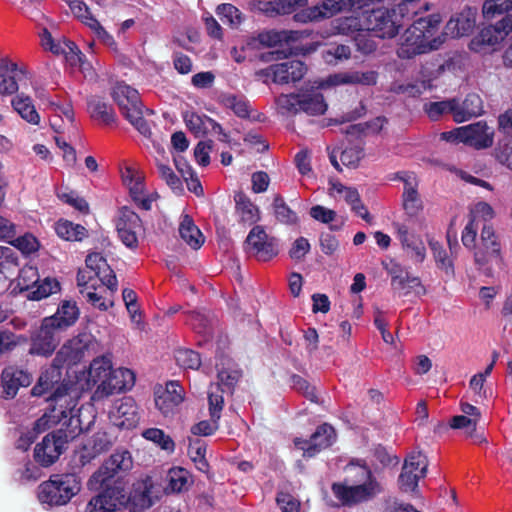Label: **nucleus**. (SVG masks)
Returning a JSON list of instances; mask_svg holds the SVG:
<instances>
[{"label": "nucleus", "instance_id": "1", "mask_svg": "<svg viewBox=\"0 0 512 512\" xmlns=\"http://www.w3.org/2000/svg\"><path fill=\"white\" fill-rule=\"evenodd\" d=\"M62 366L52 361L49 368L43 371L31 390L33 396H42L49 391L51 395L47 398L51 402L50 409L42 417L36 420L34 430L37 433L55 426L62 421L72 422L75 408L78 404V396L72 394V385L61 382Z\"/></svg>", "mask_w": 512, "mask_h": 512}, {"label": "nucleus", "instance_id": "2", "mask_svg": "<svg viewBox=\"0 0 512 512\" xmlns=\"http://www.w3.org/2000/svg\"><path fill=\"white\" fill-rule=\"evenodd\" d=\"M439 24L440 17L438 15L417 19L402 35L397 49L398 57L411 59L438 49L445 40L444 37L433 38Z\"/></svg>", "mask_w": 512, "mask_h": 512}, {"label": "nucleus", "instance_id": "3", "mask_svg": "<svg viewBox=\"0 0 512 512\" xmlns=\"http://www.w3.org/2000/svg\"><path fill=\"white\" fill-rule=\"evenodd\" d=\"M81 478L76 473L53 474L38 486L37 497L42 504L63 506L81 491Z\"/></svg>", "mask_w": 512, "mask_h": 512}, {"label": "nucleus", "instance_id": "4", "mask_svg": "<svg viewBox=\"0 0 512 512\" xmlns=\"http://www.w3.org/2000/svg\"><path fill=\"white\" fill-rule=\"evenodd\" d=\"M412 2L400 3L392 10L377 9L365 15V30L378 38H393L403 25L402 20L409 18L408 5Z\"/></svg>", "mask_w": 512, "mask_h": 512}, {"label": "nucleus", "instance_id": "5", "mask_svg": "<svg viewBox=\"0 0 512 512\" xmlns=\"http://www.w3.org/2000/svg\"><path fill=\"white\" fill-rule=\"evenodd\" d=\"M112 97L118 104L123 116L144 136L151 134L148 122L143 118V108L138 91L124 84L117 83L112 90Z\"/></svg>", "mask_w": 512, "mask_h": 512}, {"label": "nucleus", "instance_id": "6", "mask_svg": "<svg viewBox=\"0 0 512 512\" xmlns=\"http://www.w3.org/2000/svg\"><path fill=\"white\" fill-rule=\"evenodd\" d=\"M161 497V488L151 476L136 480L127 495L124 489V499H121L122 508L128 512H144L155 505Z\"/></svg>", "mask_w": 512, "mask_h": 512}, {"label": "nucleus", "instance_id": "7", "mask_svg": "<svg viewBox=\"0 0 512 512\" xmlns=\"http://www.w3.org/2000/svg\"><path fill=\"white\" fill-rule=\"evenodd\" d=\"M133 467L131 453L126 449H117L92 475L98 484L124 485L121 474H126Z\"/></svg>", "mask_w": 512, "mask_h": 512}, {"label": "nucleus", "instance_id": "8", "mask_svg": "<svg viewBox=\"0 0 512 512\" xmlns=\"http://www.w3.org/2000/svg\"><path fill=\"white\" fill-rule=\"evenodd\" d=\"M331 490L342 506L352 507L374 499L382 492V486L378 481H372L367 484L334 482L331 485Z\"/></svg>", "mask_w": 512, "mask_h": 512}, {"label": "nucleus", "instance_id": "9", "mask_svg": "<svg viewBox=\"0 0 512 512\" xmlns=\"http://www.w3.org/2000/svg\"><path fill=\"white\" fill-rule=\"evenodd\" d=\"M73 437L64 429L48 433L34 448L33 457L35 462L42 467H50L66 450V445Z\"/></svg>", "mask_w": 512, "mask_h": 512}, {"label": "nucleus", "instance_id": "10", "mask_svg": "<svg viewBox=\"0 0 512 512\" xmlns=\"http://www.w3.org/2000/svg\"><path fill=\"white\" fill-rule=\"evenodd\" d=\"M493 130L485 122H477L443 133L450 142H462L476 149L488 148L493 144Z\"/></svg>", "mask_w": 512, "mask_h": 512}, {"label": "nucleus", "instance_id": "11", "mask_svg": "<svg viewBox=\"0 0 512 512\" xmlns=\"http://www.w3.org/2000/svg\"><path fill=\"white\" fill-rule=\"evenodd\" d=\"M53 321L43 318L40 327L31 334L30 355L48 358L55 352L60 343L61 331L53 326Z\"/></svg>", "mask_w": 512, "mask_h": 512}, {"label": "nucleus", "instance_id": "12", "mask_svg": "<svg viewBox=\"0 0 512 512\" xmlns=\"http://www.w3.org/2000/svg\"><path fill=\"white\" fill-rule=\"evenodd\" d=\"M98 492L91 497L85 507V512H116L122 508L124 485L99 484Z\"/></svg>", "mask_w": 512, "mask_h": 512}, {"label": "nucleus", "instance_id": "13", "mask_svg": "<svg viewBox=\"0 0 512 512\" xmlns=\"http://www.w3.org/2000/svg\"><path fill=\"white\" fill-rule=\"evenodd\" d=\"M93 344L89 334L82 333L64 343L54 357V363L60 366H74L80 363L89 353Z\"/></svg>", "mask_w": 512, "mask_h": 512}, {"label": "nucleus", "instance_id": "14", "mask_svg": "<svg viewBox=\"0 0 512 512\" xmlns=\"http://www.w3.org/2000/svg\"><path fill=\"white\" fill-rule=\"evenodd\" d=\"M246 244L249 252L262 262L270 261L279 253L277 239L268 236L262 226H255L250 230Z\"/></svg>", "mask_w": 512, "mask_h": 512}, {"label": "nucleus", "instance_id": "15", "mask_svg": "<svg viewBox=\"0 0 512 512\" xmlns=\"http://www.w3.org/2000/svg\"><path fill=\"white\" fill-rule=\"evenodd\" d=\"M135 374L128 368L113 369L111 367L108 378L100 387H97L93 394L94 400H100L115 393L130 390L135 384Z\"/></svg>", "mask_w": 512, "mask_h": 512}, {"label": "nucleus", "instance_id": "16", "mask_svg": "<svg viewBox=\"0 0 512 512\" xmlns=\"http://www.w3.org/2000/svg\"><path fill=\"white\" fill-rule=\"evenodd\" d=\"M307 72L306 65L296 59H289L281 63L273 64L261 70V75L271 79L277 84H288L300 81Z\"/></svg>", "mask_w": 512, "mask_h": 512}, {"label": "nucleus", "instance_id": "17", "mask_svg": "<svg viewBox=\"0 0 512 512\" xmlns=\"http://www.w3.org/2000/svg\"><path fill=\"white\" fill-rule=\"evenodd\" d=\"M481 245L474 252V261L479 267H483L490 260L502 261L501 244L494 228L484 224L480 234Z\"/></svg>", "mask_w": 512, "mask_h": 512}, {"label": "nucleus", "instance_id": "18", "mask_svg": "<svg viewBox=\"0 0 512 512\" xmlns=\"http://www.w3.org/2000/svg\"><path fill=\"white\" fill-rule=\"evenodd\" d=\"M140 217L127 206L119 210L116 230L122 243L131 249L138 247L137 231L141 228Z\"/></svg>", "mask_w": 512, "mask_h": 512}, {"label": "nucleus", "instance_id": "19", "mask_svg": "<svg viewBox=\"0 0 512 512\" xmlns=\"http://www.w3.org/2000/svg\"><path fill=\"white\" fill-rule=\"evenodd\" d=\"M183 399V388L177 381H169L164 389L155 391V406L164 416L173 413Z\"/></svg>", "mask_w": 512, "mask_h": 512}, {"label": "nucleus", "instance_id": "20", "mask_svg": "<svg viewBox=\"0 0 512 512\" xmlns=\"http://www.w3.org/2000/svg\"><path fill=\"white\" fill-rule=\"evenodd\" d=\"M348 5L351 6V0H323L320 4L297 13L295 18L302 22L318 21L332 17Z\"/></svg>", "mask_w": 512, "mask_h": 512}, {"label": "nucleus", "instance_id": "21", "mask_svg": "<svg viewBox=\"0 0 512 512\" xmlns=\"http://www.w3.org/2000/svg\"><path fill=\"white\" fill-rule=\"evenodd\" d=\"M114 424L122 429L136 428L140 421V414L136 401L132 397H123L112 412Z\"/></svg>", "mask_w": 512, "mask_h": 512}, {"label": "nucleus", "instance_id": "22", "mask_svg": "<svg viewBox=\"0 0 512 512\" xmlns=\"http://www.w3.org/2000/svg\"><path fill=\"white\" fill-rule=\"evenodd\" d=\"M33 381L32 374L16 366L3 369L1 382L6 398H14L20 387H28Z\"/></svg>", "mask_w": 512, "mask_h": 512}, {"label": "nucleus", "instance_id": "23", "mask_svg": "<svg viewBox=\"0 0 512 512\" xmlns=\"http://www.w3.org/2000/svg\"><path fill=\"white\" fill-rule=\"evenodd\" d=\"M36 277L32 282V287L35 289L31 291L29 299L39 301L51 294L57 293L60 290V283L55 278L47 277L43 281L39 280L38 271L33 267H26L20 272V279L25 282L26 278Z\"/></svg>", "mask_w": 512, "mask_h": 512}, {"label": "nucleus", "instance_id": "24", "mask_svg": "<svg viewBox=\"0 0 512 512\" xmlns=\"http://www.w3.org/2000/svg\"><path fill=\"white\" fill-rule=\"evenodd\" d=\"M86 269L96 271L94 275H101L102 284L112 293L117 291L118 281L114 271L108 265L105 257L99 252H93L87 255L85 259Z\"/></svg>", "mask_w": 512, "mask_h": 512}, {"label": "nucleus", "instance_id": "25", "mask_svg": "<svg viewBox=\"0 0 512 512\" xmlns=\"http://www.w3.org/2000/svg\"><path fill=\"white\" fill-rule=\"evenodd\" d=\"M336 439L335 429L327 423L318 426L310 437V444L302 447L305 457H314L321 450L330 447Z\"/></svg>", "mask_w": 512, "mask_h": 512}, {"label": "nucleus", "instance_id": "26", "mask_svg": "<svg viewBox=\"0 0 512 512\" xmlns=\"http://www.w3.org/2000/svg\"><path fill=\"white\" fill-rule=\"evenodd\" d=\"M79 308L75 301L63 300L59 304L57 311L46 320H54L53 326L61 332L73 326L79 318Z\"/></svg>", "mask_w": 512, "mask_h": 512}, {"label": "nucleus", "instance_id": "27", "mask_svg": "<svg viewBox=\"0 0 512 512\" xmlns=\"http://www.w3.org/2000/svg\"><path fill=\"white\" fill-rule=\"evenodd\" d=\"M111 441L106 432H97L87 441L80 450L79 460L82 465H86L100 454L106 452L111 447Z\"/></svg>", "mask_w": 512, "mask_h": 512}, {"label": "nucleus", "instance_id": "28", "mask_svg": "<svg viewBox=\"0 0 512 512\" xmlns=\"http://www.w3.org/2000/svg\"><path fill=\"white\" fill-rule=\"evenodd\" d=\"M186 127L196 137H203L212 129H219L220 124L205 114L187 111L183 115Z\"/></svg>", "mask_w": 512, "mask_h": 512}, {"label": "nucleus", "instance_id": "29", "mask_svg": "<svg viewBox=\"0 0 512 512\" xmlns=\"http://www.w3.org/2000/svg\"><path fill=\"white\" fill-rule=\"evenodd\" d=\"M345 471L347 475L342 483L367 484L372 481H378L364 460H351L345 467Z\"/></svg>", "mask_w": 512, "mask_h": 512}, {"label": "nucleus", "instance_id": "30", "mask_svg": "<svg viewBox=\"0 0 512 512\" xmlns=\"http://www.w3.org/2000/svg\"><path fill=\"white\" fill-rule=\"evenodd\" d=\"M512 30V20L504 18L494 26H488L481 30L477 41L488 46L499 44Z\"/></svg>", "mask_w": 512, "mask_h": 512}, {"label": "nucleus", "instance_id": "31", "mask_svg": "<svg viewBox=\"0 0 512 512\" xmlns=\"http://www.w3.org/2000/svg\"><path fill=\"white\" fill-rule=\"evenodd\" d=\"M377 82V73L375 71H350L335 74L327 80L329 85L339 84H362L374 85Z\"/></svg>", "mask_w": 512, "mask_h": 512}, {"label": "nucleus", "instance_id": "32", "mask_svg": "<svg viewBox=\"0 0 512 512\" xmlns=\"http://www.w3.org/2000/svg\"><path fill=\"white\" fill-rule=\"evenodd\" d=\"M483 112L482 100L477 94H469L464 101L459 104L456 101L454 120L464 122L472 117H477Z\"/></svg>", "mask_w": 512, "mask_h": 512}, {"label": "nucleus", "instance_id": "33", "mask_svg": "<svg viewBox=\"0 0 512 512\" xmlns=\"http://www.w3.org/2000/svg\"><path fill=\"white\" fill-rule=\"evenodd\" d=\"M236 213L245 225H253L260 219L258 207L251 202L247 194H235Z\"/></svg>", "mask_w": 512, "mask_h": 512}, {"label": "nucleus", "instance_id": "34", "mask_svg": "<svg viewBox=\"0 0 512 512\" xmlns=\"http://www.w3.org/2000/svg\"><path fill=\"white\" fill-rule=\"evenodd\" d=\"M328 108L324 96L315 91L300 93V110L308 115H323Z\"/></svg>", "mask_w": 512, "mask_h": 512}, {"label": "nucleus", "instance_id": "35", "mask_svg": "<svg viewBox=\"0 0 512 512\" xmlns=\"http://www.w3.org/2000/svg\"><path fill=\"white\" fill-rule=\"evenodd\" d=\"M181 238L193 249H199L204 243V237L200 229L194 224L192 217L188 214L182 216L179 225Z\"/></svg>", "mask_w": 512, "mask_h": 512}, {"label": "nucleus", "instance_id": "36", "mask_svg": "<svg viewBox=\"0 0 512 512\" xmlns=\"http://www.w3.org/2000/svg\"><path fill=\"white\" fill-rule=\"evenodd\" d=\"M392 289L403 296L414 292L416 295L426 294V288L417 276H411L408 272L403 276H395L392 280Z\"/></svg>", "mask_w": 512, "mask_h": 512}, {"label": "nucleus", "instance_id": "37", "mask_svg": "<svg viewBox=\"0 0 512 512\" xmlns=\"http://www.w3.org/2000/svg\"><path fill=\"white\" fill-rule=\"evenodd\" d=\"M56 234L66 241H82L87 237V229L71 221L60 219L55 223Z\"/></svg>", "mask_w": 512, "mask_h": 512}, {"label": "nucleus", "instance_id": "38", "mask_svg": "<svg viewBox=\"0 0 512 512\" xmlns=\"http://www.w3.org/2000/svg\"><path fill=\"white\" fill-rule=\"evenodd\" d=\"M12 106L22 119L33 125L39 124L40 115L36 111L29 96H25L24 94L17 95L12 100Z\"/></svg>", "mask_w": 512, "mask_h": 512}, {"label": "nucleus", "instance_id": "39", "mask_svg": "<svg viewBox=\"0 0 512 512\" xmlns=\"http://www.w3.org/2000/svg\"><path fill=\"white\" fill-rule=\"evenodd\" d=\"M16 70V63L10 62L7 59H0V94L11 95L18 90L15 78L9 74L14 73Z\"/></svg>", "mask_w": 512, "mask_h": 512}, {"label": "nucleus", "instance_id": "40", "mask_svg": "<svg viewBox=\"0 0 512 512\" xmlns=\"http://www.w3.org/2000/svg\"><path fill=\"white\" fill-rule=\"evenodd\" d=\"M112 363L105 357L94 359L89 367L88 382H92L97 387L102 385V382L108 378Z\"/></svg>", "mask_w": 512, "mask_h": 512}, {"label": "nucleus", "instance_id": "41", "mask_svg": "<svg viewBox=\"0 0 512 512\" xmlns=\"http://www.w3.org/2000/svg\"><path fill=\"white\" fill-rule=\"evenodd\" d=\"M88 110L93 119L100 121L103 124L109 125L114 122L115 113L113 109L101 99H90L88 102Z\"/></svg>", "mask_w": 512, "mask_h": 512}, {"label": "nucleus", "instance_id": "42", "mask_svg": "<svg viewBox=\"0 0 512 512\" xmlns=\"http://www.w3.org/2000/svg\"><path fill=\"white\" fill-rule=\"evenodd\" d=\"M278 112L284 116H293L300 110V93L281 94L276 98Z\"/></svg>", "mask_w": 512, "mask_h": 512}, {"label": "nucleus", "instance_id": "43", "mask_svg": "<svg viewBox=\"0 0 512 512\" xmlns=\"http://www.w3.org/2000/svg\"><path fill=\"white\" fill-rule=\"evenodd\" d=\"M274 214L276 219L285 225H296L298 223V216L284 201V199L278 195L273 202Z\"/></svg>", "mask_w": 512, "mask_h": 512}, {"label": "nucleus", "instance_id": "44", "mask_svg": "<svg viewBox=\"0 0 512 512\" xmlns=\"http://www.w3.org/2000/svg\"><path fill=\"white\" fill-rule=\"evenodd\" d=\"M334 29L343 35H350L354 32L365 30V19L357 16L343 17L335 20Z\"/></svg>", "mask_w": 512, "mask_h": 512}, {"label": "nucleus", "instance_id": "45", "mask_svg": "<svg viewBox=\"0 0 512 512\" xmlns=\"http://www.w3.org/2000/svg\"><path fill=\"white\" fill-rule=\"evenodd\" d=\"M428 244L433 253L437 267L441 270H444L447 274H452L454 272L453 263L448 257V254L443 245L434 239H430Z\"/></svg>", "mask_w": 512, "mask_h": 512}, {"label": "nucleus", "instance_id": "46", "mask_svg": "<svg viewBox=\"0 0 512 512\" xmlns=\"http://www.w3.org/2000/svg\"><path fill=\"white\" fill-rule=\"evenodd\" d=\"M96 271H91L88 269H80L77 273V285L81 288L80 293L84 294L85 291L93 289L97 290V288H103L102 277L101 275H94Z\"/></svg>", "mask_w": 512, "mask_h": 512}, {"label": "nucleus", "instance_id": "47", "mask_svg": "<svg viewBox=\"0 0 512 512\" xmlns=\"http://www.w3.org/2000/svg\"><path fill=\"white\" fill-rule=\"evenodd\" d=\"M175 359L177 364L184 369L197 370L202 363L200 354L187 348H180L176 350Z\"/></svg>", "mask_w": 512, "mask_h": 512}, {"label": "nucleus", "instance_id": "48", "mask_svg": "<svg viewBox=\"0 0 512 512\" xmlns=\"http://www.w3.org/2000/svg\"><path fill=\"white\" fill-rule=\"evenodd\" d=\"M121 178L129 192H143L145 189L144 176L132 167H125L121 170Z\"/></svg>", "mask_w": 512, "mask_h": 512}, {"label": "nucleus", "instance_id": "49", "mask_svg": "<svg viewBox=\"0 0 512 512\" xmlns=\"http://www.w3.org/2000/svg\"><path fill=\"white\" fill-rule=\"evenodd\" d=\"M456 109V100L450 99L439 102H430L425 104L424 110L432 120H438L442 115L446 113H452L454 115Z\"/></svg>", "mask_w": 512, "mask_h": 512}, {"label": "nucleus", "instance_id": "50", "mask_svg": "<svg viewBox=\"0 0 512 512\" xmlns=\"http://www.w3.org/2000/svg\"><path fill=\"white\" fill-rule=\"evenodd\" d=\"M225 391L220 385H216L215 390H210L208 393L209 414L210 418L214 421L221 418V412L224 407L223 393Z\"/></svg>", "mask_w": 512, "mask_h": 512}, {"label": "nucleus", "instance_id": "51", "mask_svg": "<svg viewBox=\"0 0 512 512\" xmlns=\"http://www.w3.org/2000/svg\"><path fill=\"white\" fill-rule=\"evenodd\" d=\"M216 12L221 21L232 28H237L242 22V13L232 4H221Z\"/></svg>", "mask_w": 512, "mask_h": 512}, {"label": "nucleus", "instance_id": "52", "mask_svg": "<svg viewBox=\"0 0 512 512\" xmlns=\"http://www.w3.org/2000/svg\"><path fill=\"white\" fill-rule=\"evenodd\" d=\"M221 103L241 118L249 116V105L248 102L242 98L232 94H224L221 96Z\"/></svg>", "mask_w": 512, "mask_h": 512}, {"label": "nucleus", "instance_id": "53", "mask_svg": "<svg viewBox=\"0 0 512 512\" xmlns=\"http://www.w3.org/2000/svg\"><path fill=\"white\" fill-rule=\"evenodd\" d=\"M143 437L159 445L166 451H174L175 444L172 438L159 428H149L143 432Z\"/></svg>", "mask_w": 512, "mask_h": 512}, {"label": "nucleus", "instance_id": "54", "mask_svg": "<svg viewBox=\"0 0 512 512\" xmlns=\"http://www.w3.org/2000/svg\"><path fill=\"white\" fill-rule=\"evenodd\" d=\"M389 180L396 182L393 188L403 189V192H417L418 180L412 172H399L389 177Z\"/></svg>", "mask_w": 512, "mask_h": 512}, {"label": "nucleus", "instance_id": "55", "mask_svg": "<svg viewBox=\"0 0 512 512\" xmlns=\"http://www.w3.org/2000/svg\"><path fill=\"white\" fill-rule=\"evenodd\" d=\"M402 245V248L404 250H407L410 254V258L417 262L422 263L426 258V248L424 245V242L422 239L414 235L411 238L407 240V242H404Z\"/></svg>", "mask_w": 512, "mask_h": 512}, {"label": "nucleus", "instance_id": "56", "mask_svg": "<svg viewBox=\"0 0 512 512\" xmlns=\"http://www.w3.org/2000/svg\"><path fill=\"white\" fill-rule=\"evenodd\" d=\"M217 377L219 380L217 385H220L221 388L223 386L227 392L233 393L235 386L242 377V372L237 369L222 368L218 371Z\"/></svg>", "mask_w": 512, "mask_h": 512}, {"label": "nucleus", "instance_id": "57", "mask_svg": "<svg viewBox=\"0 0 512 512\" xmlns=\"http://www.w3.org/2000/svg\"><path fill=\"white\" fill-rule=\"evenodd\" d=\"M512 8V0H486L483 4V15L486 19H492Z\"/></svg>", "mask_w": 512, "mask_h": 512}, {"label": "nucleus", "instance_id": "58", "mask_svg": "<svg viewBox=\"0 0 512 512\" xmlns=\"http://www.w3.org/2000/svg\"><path fill=\"white\" fill-rule=\"evenodd\" d=\"M67 3L72 14L87 27H89L92 21L96 20L89 7L83 1L69 0Z\"/></svg>", "mask_w": 512, "mask_h": 512}, {"label": "nucleus", "instance_id": "59", "mask_svg": "<svg viewBox=\"0 0 512 512\" xmlns=\"http://www.w3.org/2000/svg\"><path fill=\"white\" fill-rule=\"evenodd\" d=\"M402 468L412 470L414 473L420 469L421 477H425L428 468L427 457L421 452H414L405 459Z\"/></svg>", "mask_w": 512, "mask_h": 512}, {"label": "nucleus", "instance_id": "60", "mask_svg": "<svg viewBox=\"0 0 512 512\" xmlns=\"http://www.w3.org/2000/svg\"><path fill=\"white\" fill-rule=\"evenodd\" d=\"M291 380H292L293 387L297 391L301 392L311 402L318 403L316 389L306 379H304L300 375L294 374L292 376Z\"/></svg>", "mask_w": 512, "mask_h": 512}, {"label": "nucleus", "instance_id": "61", "mask_svg": "<svg viewBox=\"0 0 512 512\" xmlns=\"http://www.w3.org/2000/svg\"><path fill=\"white\" fill-rule=\"evenodd\" d=\"M422 478L421 475L412 472V470H406L402 468V471L399 475L398 482L401 491L403 492H415L418 488L419 479Z\"/></svg>", "mask_w": 512, "mask_h": 512}, {"label": "nucleus", "instance_id": "62", "mask_svg": "<svg viewBox=\"0 0 512 512\" xmlns=\"http://www.w3.org/2000/svg\"><path fill=\"white\" fill-rule=\"evenodd\" d=\"M473 27L472 22L469 19L463 18H452L446 25V33L452 37H460L465 35Z\"/></svg>", "mask_w": 512, "mask_h": 512}, {"label": "nucleus", "instance_id": "63", "mask_svg": "<svg viewBox=\"0 0 512 512\" xmlns=\"http://www.w3.org/2000/svg\"><path fill=\"white\" fill-rule=\"evenodd\" d=\"M187 474V471L183 468L169 471V487L173 492H181L186 489L188 484Z\"/></svg>", "mask_w": 512, "mask_h": 512}, {"label": "nucleus", "instance_id": "64", "mask_svg": "<svg viewBox=\"0 0 512 512\" xmlns=\"http://www.w3.org/2000/svg\"><path fill=\"white\" fill-rule=\"evenodd\" d=\"M495 155L499 163L512 169V138L501 141L495 150Z\"/></svg>", "mask_w": 512, "mask_h": 512}]
</instances>
